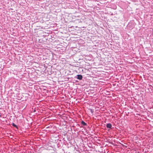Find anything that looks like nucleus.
I'll use <instances>...</instances> for the list:
<instances>
[{"label":"nucleus","mask_w":153,"mask_h":153,"mask_svg":"<svg viewBox=\"0 0 153 153\" xmlns=\"http://www.w3.org/2000/svg\"><path fill=\"white\" fill-rule=\"evenodd\" d=\"M90 111L91 113H93V111L92 109H90Z\"/></svg>","instance_id":"39448f33"},{"label":"nucleus","mask_w":153,"mask_h":153,"mask_svg":"<svg viewBox=\"0 0 153 153\" xmlns=\"http://www.w3.org/2000/svg\"><path fill=\"white\" fill-rule=\"evenodd\" d=\"M81 124L83 126H86L87 124L85 123L84 121H82L81 122Z\"/></svg>","instance_id":"7ed1b4c3"},{"label":"nucleus","mask_w":153,"mask_h":153,"mask_svg":"<svg viewBox=\"0 0 153 153\" xmlns=\"http://www.w3.org/2000/svg\"><path fill=\"white\" fill-rule=\"evenodd\" d=\"M12 125H13V126L16 128H17V126L16 124H15L14 123H13L12 124Z\"/></svg>","instance_id":"20e7f679"},{"label":"nucleus","mask_w":153,"mask_h":153,"mask_svg":"<svg viewBox=\"0 0 153 153\" xmlns=\"http://www.w3.org/2000/svg\"><path fill=\"white\" fill-rule=\"evenodd\" d=\"M106 127L107 128H111L112 127V126L111 123H108L106 125Z\"/></svg>","instance_id":"f03ea898"},{"label":"nucleus","mask_w":153,"mask_h":153,"mask_svg":"<svg viewBox=\"0 0 153 153\" xmlns=\"http://www.w3.org/2000/svg\"><path fill=\"white\" fill-rule=\"evenodd\" d=\"M82 77H83L80 74L77 75L75 77V78H77L79 80H82Z\"/></svg>","instance_id":"f257e3e1"}]
</instances>
